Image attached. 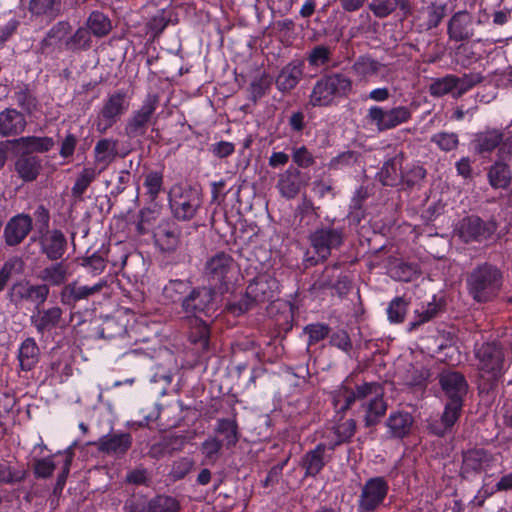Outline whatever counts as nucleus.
Masks as SVG:
<instances>
[{"label": "nucleus", "instance_id": "obj_44", "mask_svg": "<svg viewBox=\"0 0 512 512\" xmlns=\"http://www.w3.org/2000/svg\"><path fill=\"white\" fill-rule=\"evenodd\" d=\"M68 278V266L62 262L52 264L41 272V279L52 286H59Z\"/></svg>", "mask_w": 512, "mask_h": 512}, {"label": "nucleus", "instance_id": "obj_32", "mask_svg": "<svg viewBox=\"0 0 512 512\" xmlns=\"http://www.w3.org/2000/svg\"><path fill=\"white\" fill-rule=\"evenodd\" d=\"M502 141V131L492 128L478 132L473 140V146L476 152L480 154L491 153L496 148L499 149Z\"/></svg>", "mask_w": 512, "mask_h": 512}, {"label": "nucleus", "instance_id": "obj_45", "mask_svg": "<svg viewBox=\"0 0 512 512\" xmlns=\"http://www.w3.org/2000/svg\"><path fill=\"white\" fill-rule=\"evenodd\" d=\"M15 143L22 146L23 148L30 152H47L54 145V141L52 138L37 136L21 137L19 139H16Z\"/></svg>", "mask_w": 512, "mask_h": 512}, {"label": "nucleus", "instance_id": "obj_51", "mask_svg": "<svg viewBox=\"0 0 512 512\" xmlns=\"http://www.w3.org/2000/svg\"><path fill=\"white\" fill-rule=\"evenodd\" d=\"M25 470L9 462H0V483L14 484L24 480Z\"/></svg>", "mask_w": 512, "mask_h": 512}, {"label": "nucleus", "instance_id": "obj_61", "mask_svg": "<svg viewBox=\"0 0 512 512\" xmlns=\"http://www.w3.org/2000/svg\"><path fill=\"white\" fill-rule=\"evenodd\" d=\"M329 343L346 354H349L353 348L352 340L344 329L333 332L330 335Z\"/></svg>", "mask_w": 512, "mask_h": 512}, {"label": "nucleus", "instance_id": "obj_41", "mask_svg": "<svg viewBox=\"0 0 512 512\" xmlns=\"http://www.w3.org/2000/svg\"><path fill=\"white\" fill-rule=\"evenodd\" d=\"M224 443L215 435L208 436L201 443L200 452L203 456V463L214 465L220 459Z\"/></svg>", "mask_w": 512, "mask_h": 512}, {"label": "nucleus", "instance_id": "obj_37", "mask_svg": "<svg viewBox=\"0 0 512 512\" xmlns=\"http://www.w3.org/2000/svg\"><path fill=\"white\" fill-rule=\"evenodd\" d=\"M189 340L201 351H206L209 347V328L200 318L188 319Z\"/></svg>", "mask_w": 512, "mask_h": 512}, {"label": "nucleus", "instance_id": "obj_27", "mask_svg": "<svg viewBox=\"0 0 512 512\" xmlns=\"http://www.w3.org/2000/svg\"><path fill=\"white\" fill-rule=\"evenodd\" d=\"M27 125L25 116L16 109L7 108L0 112V135L15 136L22 133Z\"/></svg>", "mask_w": 512, "mask_h": 512}, {"label": "nucleus", "instance_id": "obj_24", "mask_svg": "<svg viewBox=\"0 0 512 512\" xmlns=\"http://www.w3.org/2000/svg\"><path fill=\"white\" fill-rule=\"evenodd\" d=\"M132 445L129 433H112L100 437L96 443L98 451L108 455H123Z\"/></svg>", "mask_w": 512, "mask_h": 512}, {"label": "nucleus", "instance_id": "obj_6", "mask_svg": "<svg viewBox=\"0 0 512 512\" xmlns=\"http://www.w3.org/2000/svg\"><path fill=\"white\" fill-rule=\"evenodd\" d=\"M173 216L181 221L193 219L202 206L200 193L191 187L174 186L169 193Z\"/></svg>", "mask_w": 512, "mask_h": 512}, {"label": "nucleus", "instance_id": "obj_21", "mask_svg": "<svg viewBox=\"0 0 512 512\" xmlns=\"http://www.w3.org/2000/svg\"><path fill=\"white\" fill-rule=\"evenodd\" d=\"M41 252L49 260L56 261L62 258L66 251L67 241L65 235L57 229L47 230L39 237Z\"/></svg>", "mask_w": 512, "mask_h": 512}, {"label": "nucleus", "instance_id": "obj_34", "mask_svg": "<svg viewBox=\"0 0 512 512\" xmlns=\"http://www.w3.org/2000/svg\"><path fill=\"white\" fill-rule=\"evenodd\" d=\"M41 168V160L33 155H22L15 162V170L25 182L34 181L38 177Z\"/></svg>", "mask_w": 512, "mask_h": 512}, {"label": "nucleus", "instance_id": "obj_58", "mask_svg": "<svg viewBox=\"0 0 512 512\" xmlns=\"http://www.w3.org/2000/svg\"><path fill=\"white\" fill-rule=\"evenodd\" d=\"M195 462L190 457H181L172 464L169 476L174 480L183 479L194 467Z\"/></svg>", "mask_w": 512, "mask_h": 512}, {"label": "nucleus", "instance_id": "obj_40", "mask_svg": "<svg viewBox=\"0 0 512 512\" xmlns=\"http://www.w3.org/2000/svg\"><path fill=\"white\" fill-rule=\"evenodd\" d=\"M61 0H30L29 11L35 16H45L49 20L60 15Z\"/></svg>", "mask_w": 512, "mask_h": 512}, {"label": "nucleus", "instance_id": "obj_50", "mask_svg": "<svg viewBox=\"0 0 512 512\" xmlns=\"http://www.w3.org/2000/svg\"><path fill=\"white\" fill-rule=\"evenodd\" d=\"M90 34L91 32L87 27H79L75 33L66 40V48L71 51L88 49L91 44Z\"/></svg>", "mask_w": 512, "mask_h": 512}, {"label": "nucleus", "instance_id": "obj_63", "mask_svg": "<svg viewBox=\"0 0 512 512\" xmlns=\"http://www.w3.org/2000/svg\"><path fill=\"white\" fill-rule=\"evenodd\" d=\"M292 160L299 168H309L315 163L313 154L305 146L292 148Z\"/></svg>", "mask_w": 512, "mask_h": 512}, {"label": "nucleus", "instance_id": "obj_4", "mask_svg": "<svg viewBox=\"0 0 512 512\" xmlns=\"http://www.w3.org/2000/svg\"><path fill=\"white\" fill-rule=\"evenodd\" d=\"M476 366L480 376L489 381H497L505 372L503 349L496 343H484L475 351Z\"/></svg>", "mask_w": 512, "mask_h": 512}, {"label": "nucleus", "instance_id": "obj_28", "mask_svg": "<svg viewBox=\"0 0 512 512\" xmlns=\"http://www.w3.org/2000/svg\"><path fill=\"white\" fill-rule=\"evenodd\" d=\"M118 141L111 138L100 139L94 147V164L104 171L118 155Z\"/></svg>", "mask_w": 512, "mask_h": 512}, {"label": "nucleus", "instance_id": "obj_59", "mask_svg": "<svg viewBox=\"0 0 512 512\" xmlns=\"http://www.w3.org/2000/svg\"><path fill=\"white\" fill-rule=\"evenodd\" d=\"M330 328L323 323L308 324L304 327V333L308 335V346L314 345L329 335Z\"/></svg>", "mask_w": 512, "mask_h": 512}, {"label": "nucleus", "instance_id": "obj_19", "mask_svg": "<svg viewBox=\"0 0 512 512\" xmlns=\"http://www.w3.org/2000/svg\"><path fill=\"white\" fill-rule=\"evenodd\" d=\"M233 267L230 255L220 252L212 256L205 264V275L215 285H223Z\"/></svg>", "mask_w": 512, "mask_h": 512}, {"label": "nucleus", "instance_id": "obj_49", "mask_svg": "<svg viewBox=\"0 0 512 512\" xmlns=\"http://www.w3.org/2000/svg\"><path fill=\"white\" fill-rule=\"evenodd\" d=\"M180 502L169 495H157L150 499V512H178Z\"/></svg>", "mask_w": 512, "mask_h": 512}, {"label": "nucleus", "instance_id": "obj_30", "mask_svg": "<svg viewBox=\"0 0 512 512\" xmlns=\"http://www.w3.org/2000/svg\"><path fill=\"white\" fill-rule=\"evenodd\" d=\"M463 401L449 400L445 405L444 412L441 417V423H432L429 425L430 430L437 436H443L458 420Z\"/></svg>", "mask_w": 512, "mask_h": 512}, {"label": "nucleus", "instance_id": "obj_23", "mask_svg": "<svg viewBox=\"0 0 512 512\" xmlns=\"http://www.w3.org/2000/svg\"><path fill=\"white\" fill-rule=\"evenodd\" d=\"M457 231L459 237L466 243L485 240L492 234V230L475 216L464 218Z\"/></svg>", "mask_w": 512, "mask_h": 512}, {"label": "nucleus", "instance_id": "obj_10", "mask_svg": "<svg viewBox=\"0 0 512 512\" xmlns=\"http://www.w3.org/2000/svg\"><path fill=\"white\" fill-rule=\"evenodd\" d=\"M389 491V484L384 477H372L361 488L357 500L358 512H374L384 502Z\"/></svg>", "mask_w": 512, "mask_h": 512}, {"label": "nucleus", "instance_id": "obj_8", "mask_svg": "<svg viewBox=\"0 0 512 512\" xmlns=\"http://www.w3.org/2000/svg\"><path fill=\"white\" fill-rule=\"evenodd\" d=\"M130 103L127 93L118 90L110 94L103 102V106L98 114L96 129L100 133L106 132L111 128L129 109Z\"/></svg>", "mask_w": 512, "mask_h": 512}, {"label": "nucleus", "instance_id": "obj_57", "mask_svg": "<svg viewBox=\"0 0 512 512\" xmlns=\"http://www.w3.org/2000/svg\"><path fill=\"white\" fill-rule=\"evenodd\" d=\"M431 142L435 143L442 151L449 152L457 148L459 139L456 133L439 132L431 137Z\"/></svg>", "mask_w": 512, "mask_h": 512}, {"label": "nucleus", "instance_id": "obj_3", "mask_svg": "<svg viewBox=\"0 0 512 512\" xmlns=\"http://www.w3.org/2000/svg\"><path fill=\"white\" fill-rule=\"evenodd\" d=\"M467 283L473 298L478 302H486L499 291L502 285V275L495 266L483 264L471 272Z\"/></svg>", "mask_w": 512, "mask_h": 512}, {"label": "nucleus", "instance_id": "obj_15", "mask_svg": "<svg viewBox=\"0 0 512 512\" xmlns=\"http://www.w3.org/2000/svg\"><path fill=\"white\" fill-rule=\"evenodd\" d=\"M278 290L277 279L270 274H262L249 283L246 296L253 302H265L274 298Z\"/></svg>", "mask_w": 512, "mask_h": 512}, {"label": "nucleus", "instance_id": "obj_35", "mask_svg": "<svg viewBox=\"0 0 512 512\" xmlns=\"http://www.w3.org/2000/svg\"><path fill=\"white\" fill-rule=\"evenodd\" d=\"M40 351L33 338L25 339L18 350L19 366L23 371L32 370L39 361Z\"/></svg>", "mask_w": 512, "mask_h": 512}, {"label": "nucleus", "instance_id": "obj_54", "mask_svg": "<svg viewBox=\"0 0 512 512\" xmlns=\"http://www.w3.org/2000/svg\"><path fill=\"white\" fill-rule=\"evenodd\" d=\"M455 92L454 98L461 97L464 93L472 89L476 84L481 82L482 77L479 74H464L462 77L454 75Z\"/></svg>", "mask_w": 512, "mask_h": 512}, {"label": "nucleus", "instance_id": "obj_31", "mask_svg": "<svg viewBox=\"0 0 512 512\" xmlns=\"http://www.w3.org/2000/svg\"><path fill=\"white\" fill-rule=\"evenodd\" d=\"M382 68L384 65L379 61L369 56H360L354 61L351 70L359 82L367 83L372 77L377 76Z\"/></svg>", "mask_w": 512, "mask_h": 512}, {"label": "nucleus", "instance_id": "obj_60", "mask_svg": "<svg viewBox=\"0 0 512 512\" xmlns=\"http://www.w3.org/2000/svg\"><path fill=\"white\" fill-rule=\"evenodd\" d=\"M110 255L109 262L114 268L115 272H118L124 268L128 258V252L122 243H116L108 251Z\"/></svg>", "mask_w": 512, "mask_h": 512}, {"label": "nucleus", "instance_id": "obj_48", "mask_svg": "<svg viewBox=\"0 0 512 512\" xmlns=\"http://www.w3.org/2000/svg\"><path fill=\"white\" fill-rule=\"evenodd\" d=\"M411 110L406 106H396L386 110V130L393 129L411 119Z\"/></svg>", "mask_w": 512, "mask_h": 512}, {"label": "nucleus", "instance_id": "obj_36", "mask_svg": "<svg viewBox=\"0 0 512 512\" xmlns=\"http://www.w3.org/2000/svg\"><path fill=\"white\" fill-rule=\"evenodd\" d=\"M214 432L222 435L221 440L227 449L233 448L239 441L238 424L235 419L220 418L217 420Z\"/></svg>", "mask_w": 512, "mask_h": 512}, {"label": "nucleus", "instance_id": "obj_14", "mask_svg": "<svg viewBox=\"0 0 512 512\" xmlns=\"http://www.w3.org/2000/svg\"><path fill=\"white\" fill-rule=\"evenodd\" d=\"M306 184L301 171L297 167L289 166L278 175L276 188L281 197L292 200L299 195Z\"/></svg>", "mask_w": 512, "mask_h": 512}, {"label": "nucleus", "instance_id": "obj_13", "mask_svg": "<svg viewBox=\"0 0 512 512\" xmlns=\"http://www.w3.org/2000/svg\"><path fill=\"white\" fill-rule=\"evenodd\" d=\"M30 322L38 334L51 333L52 330L62 327L64 323L63 310L59 306L37 307L36 312L30 317Z\"/></svg>", "mask_w": 512, "mask_h": 512}, {"label": "nucleus", "instance_id": "obj_47", "mask_svg": "<svg viewBox=\"0 0 512 512\" xmlns=\"http://www.w3.org/2000/svg\"><path fill=\"white\" fill-rule=\"evenodd\" d=\"M23 261L18 257L9 258L0 268V292L7 286L12 276L22 273Z\"/></svg>", "mask_w": 512, "mask_h": 512}, {"label": "nucleus", "instance_id": "obj_46", "mask_svg": "<svg viewBox=\"0 0 512 512\" xmlns=\"http://www.w3.org/2000/svg\"><path fill=\"white\" fill-rule=\"evenodd\" d=\"M379 178L383 185L394 186L401 178L400 161L397 158L386 161L379 172Z\"/></svg>", "mask_w": 512, "mask_h": 512}, {"label": "nucleus", "instance_id": "obj_38", "mask_svg": "<svg viewBox=\"0 0 512 512\" xmlns=\"http://www.w3.org/2000/svg\"><path fill=\"white\" fill-rule=\"evenodd\" d=\"M399 7L404 14L410 12V4L408 0H372L369 5L373 14L379 18H384L390 15L395 9Z\"/></svg>", "mask_w": 512, "mask_h": 512}, {"label": "nucleus", "instance_id": "obj_39", "mask_svg": "<svg viewBox=\"0 0 512 512\" xmlns=\"http://www.w3.org/2000/svg\"><path fill=\"white\" fill-rule=\"evenodd\" d=\"M103 171L97 166L84 167L77 175L75 183L71 189L72 195L81 198L90 184L97 179Z\"/></svg>", "mask_w": 512, "mask_h": 512}, {"label": "nucleus", "instance_id": "obj_43", "mask_svg": "<svg viewBox=\"0 0 512 512\" xmlns=\"http://www.w3.org/2000/svg\"><path fill=\"white\" fill-rule=\"evenodd\" d=\"M86 27L96 37H104L110 33L112 24L107 15L93 11L86 21Z\"/></svg>", "mask_w": 512, "mask_h": 512}, {"label": "nucleus", "instance_id": "obj_2", "mask_svg": "<svg viewBox=\"0 0 512 512\" xmlns=\"http://www.w3.org/2000/svg\"><path fill=\"white\" fill-rule=\"evenodd\" d=\"M353 93L352 79L340 72L320 77L312 87L308 104L311 107H330L338 98H346Z\"/></svg>", "mask_w": 512, "mask_h": 512}, {"label": "nucleus", "instance_id": "obj_25", "mask_svg": "<svg viewBox=\"0 0 512 512\" xmlns=\"http://www.w3.org/2000/svg\"><path fill=\"white\" fill-rule=\"evenodd\" d=\"M154 240L163 252H173L180 244V230L174 223L161 222L154 231Z\"/></svg>", "mask_w": 512, "mask_h": 512}, {"label": "nucleus", "instance_id": "obj_5", "mask_svg": "<svg viewBox=\"0 0 512 512\" xmlns=\"http://www.w3.org/2000/svg\"><path fill=\"white\" fill-rule=\"evenodd\" d=\"M309 243L313 248L317 259L314 257L305 258V262L312 266L318 261H325L331 255L333 249L339 248L344 241V232L342 228L333 226H321L310 233Z\"/></svg>", "mask_w": 512, "mask_h": 512}, {"label": "nucleus", "instance_id": "obj_9", "mask_svg": "<svg viewBox=\"0 0 512 512\" xmlns=\"http://www.w3.org/2000/svg\"><path fill=\"white\" fill-rule=\"evenodd\" d=\"M495 455L481 448L467 450L462 455L460 475L465 479H473L479 474L490 475L489 472L497 465Z\"/></svg>", "mask_w": 512, "mask_h": 512}, {"label": "nucleus", "instance_id": "obj_52", "mask_svg": "<svg viewBox=\"0 0 512 512\" xmlns=\"http://www.w3.org/2000/svg\"><path fill=\"white\" fill-rule=\"evenodd\" d=\"M454 75H446L435 79L429 86V92L433 97H442L452 94L454 97L455 82Z\"/></svg>", "mask_w": 512, "mask_h": 512}, {"label": "nucleus", "instance_id": "obj_62", "mask_svg": "<svg viewBox=\"0 0 512 512\" xmlns=\"http://www.w3.org/2000/svg\"><path fill=\"white\" fill-rule=\"evenodd\" d=\"M439 306L436 303H428L427 306L416 310V319L410 323V330L416 329L418 326L428 322L437 315Z\"/></svg>", "mask_w": 512, "mask_h": 512}, {"label": "nucleus", "instance_id": "obj_18", "mask_svg": "<svg viewBox=\"0 0 512 512\" xmlns=\"http://www.w3.org/2000/svg\"><path fill=\"white\" fill-rule=\"evenodd\" d=\"M32 218L28 214L12 217L4 228V239L8 246L19 245L32 230Z\"/></svg>", "mask_w": 512, "mask_h": 512}, {"label": "nucleus", "instance_id": "obj_64", "mask_svg": "<svg viewBox=\"0 0 512 512\" xmlns=\"http://www.w3.org/2000/svg\"><path fill=\"white\" fill-rule=\"evenodd\" d=\"M81 266L93 276L100 275L106 268V260L99 254L94 253L82 260Z\"/></svg>", "mask_w": 512, "mask_h": 512}, {"label": "nucleus", "instance_id": "obj_20", "mask_svg": "<svg viewBox=\"0 0 512 512\" xmlns=\"http://www.w3.org/2000/svg\"><path fill=\"white\" fill-rule=\"evenodd\" d=\"M414 426V417L406 411H393L385 421L389 439H403L409 436Z\"/></svg>", "mask_w": 512, "mask_h": 512}, {"label": "nucleus", "instance_id": "obj_33", "mask_svg": "<svg viewBox=\"0 0 512 512\" xmlns=\"http://www.w3.org/2000/svg\"><path fill=\"white\" fill-rule=\"evenodd\" d=\"M192 287L193 285L189 280L173 279L164 286L162 295L166 301L171 303L180 302L182 308L183 302L188 297Z\"/></svg>", "mask_w": 512, "mask_h": 512}, {"label": "nucleus", "instance_id": "obj_7", "mask_svg": "<svg viewBox=\"0 0 512 512\" xmlns=\"http://www.w3.org/2000/svg\"><path fill=\"white\" fill-rule=\"evenodd\" d=\"M111 284V277H102L93 284H82L75 280L64 286L60 294L61 300L63 303L74 304L96 296L109 295Z\"/></svg>", "mask_w": 512, "mask_h": 512}, {"label": "nucleus", "instance_id": "obj_11", "mask_svg": "<svg viewBox=\"0 0 512 512\" xmlns=\"http://www.w3.org/2000/svg\"><path fill=\"white\" fill-rule=\"evenodd\" d=\"M215 292L209 287H192L189 295L183 302L182 312L187 319L200 318L214 310Z\"/></svg>", "mask_w": 512, "mask_h": 512}, {"label": "nucleus", "instance_id": "obj_16", "mask_svg": "<svg viewBox=\"0 0 512 512\" xmlns=\"http://www.w3.org/2000/svg\"><path fill=\"white\" fill-rule=\"evenodd\" d=\"M447 33L456 42L467 41L474 36V20L467 11L456 12L449 20Z\"/></svg>", "mask_w": 512, "mask_h": 512}, {"label": "nucleus", "instance_id": "obj_56", "mask_svg": "<svg viewBox=\"0 0 512 512\" xmlns=\"http://www.w3.org/2000/svg\"><path fill=\"white\" fill-rule=\"evenodd\" d=\"M431 376L430 371L422 364L412 365L407 371L406 383L412 386L424 385L429 377Z\"/></svg>", "mask_w": 512, "mask_h": 512}, {"label": "nucleus", "instance_id": "obj_42", "mask_svg": "<svg viewBox=\"0 0 512 512\" xmlns=\"http://www.w3.org/2000/svg\"><path fill=\"white\" fill-rule=\"evenodd\" d=\"M490 185L495 189H505L511 181V172L507 164L496 162L488 171Z\"/></svg>", "mask_w": 512, "mask_h": 512}, {"label": "nucleus", "instance_id": "obj_22", "mask_svg": "<svg viewBox=\"0 0 512 512\" xmlns=\"http://www.w3.org/2000/svg\"><path fill=\"white\" fill-rule=\"evenodd\" d=\"M49 291L47 284L33 285L28 281L18 282L12 287V293L17 300L35 303L36 308L47 300Z\"/></svg>", "mask_w": 512, "mask_h": 512}, {"label": "nucleus", "instance_id": "obj_1", "mask_svg": "<svg viewBox=\"0 0 512 512\" xmlns=\"http://www.w3.org/2000/svg\"><path fill=\"white\" fill-rule=\"evenodd\" d=\"M332 401L338 412H344L353 403L360 402L365 412L364 422L367 427L378 423L387 409L383 399V389L375 382H364L352 387L350 381L346 379L332 392Z\"/></svg>", "mask_w": 512, "mask_h": 512}, {"label": "nucleus", "instance_id": "obj_17", "mask_svg": "<svg viewBox=\"0 0 512 512\" xmlns=\"http://www.w3.org/2000/svg\"><path fill=\"white\" fill-rule=\"evenodd\" d=\"M439 383L449 400L463 401L468 390V384L464 376L454 370H444L439 375Z\"/></svg>", "mask_w": 512, "mask_h": 512}, {"label": "nucleus", "instance_id": "obj_55", "mask_svg": "<svg viewBox=\"0 0 512 512\" xmlns=\"http://www.w3.org/2000/svg\"><path fill=\"white\" fill-rule=\"evenodd\" d=\"M144 187L151 200H155L163 187V175L158 171L149 172L144 180Z\"/></svg>", "mask_w": 512, "mask_h": 512}, {"label": "nucleus", "instance_id": "obj_12", "mask_svg": "<svg viewBox=\"0 0 512 512\" xmlns=\"http://www.w3.org/2000/svg\"><path fill=\"white\" fill-rule=\"evenodd\" d=\"M158 105V97L149 94L141 107L127 121L125 132L129 137L141 136L146 132L148 123Z\"/></svg>", "mask_w": 512, "mask_h": 512}, {"label": "nucleus", "instance_id": "obj_53", "mask_svg": "<svg viewBox=\"0 0 512 512\" xmlns=\"http://www.w3.org/2000/svg\"><path fill=\"white\" fill-rule=\"evenodd\" d=\"M408 302L402 297L394 298L387 308L388 319L391 323L403 322L407 312Z\"/></svg>", "mask_w": 512, "mask_h": 512}, {"label": "nucleus", "instance_id": "obj_26", "mask_svg": "<svg viewBox=\"0 0 512 512\" xmlns=\"http://www.w3.org/2000/svg\"><path fill=\"white\" fill-rule=\"evenodd\" d=\"M326 452L327 446L320 443L314 449L304 454L301 459V466L305 469L306 477H315L322 471L326 463L330 460Z\"/></svg>", "mask_w": 512, "mask_h": 512}, {"label": "nucleus", "instance_id": "obj_29", "mask_svg": "<svg viewBox=\"0 0 512 512\" xmlns=\"http://www.w3.org/2000/svg\"><path fill=\"white\" fill-rule=\"evenodd\" d=\"M303 76V64L300 61H292L282 68L276 78L277 89L281 92H289L294 89Z\"/></svg>", "mask_w": 512, "mask_h": 512}]
</instances>
